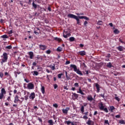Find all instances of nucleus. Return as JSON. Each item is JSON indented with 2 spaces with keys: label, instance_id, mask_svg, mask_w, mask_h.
<instances>
[{
  "label": "nucleus",
  "instance_id": "f8f14e48",
  "mask_svg": "<svg viewBox=\"0 0 125 125\" xmlns=\"http://www.w3.org/2000/svg\"><path fill=\"white\" fill-rule=\"evenodd\" d=\"M28 55L29 56V58L30 59H34V53L33 52H32V51L29 52L28 53Z\"/></svg>",
  "mask_w": 125,
  "mask_h": 125
},
{
  "label": "nucleus",
  "instance_id": "473e14b6",
  "mask_svg": "<svg viewBox=\"0 0 125 125\" xmlns=\"http://www.w3.org/2000/svg\"><path fill=\"white\" fill-rule=\"evenodd\" d=\"M102 24H103V22L101 21H99L97 22L98 25H102Z\"/></svg>",
  "mask_w": 125,
  "mask_h": 125
},
{
  "label": "nucleus",
  "instance_id": "c9c22d12",
  "mask_svg": "<svg viewBox=\"0 0 125 125\" xmlns=\"http://www.w3.org/2000/svg\"><path fill=\"white\" fill-rule=\"evenodd\" d=\"M70 42H74L75 41V38L71 37L69 38Z\"/></svg>",
  "mask_w": 125,
  "mask_h": 125
},
{
  "label": "nucleus",
  "instance_id": "58836bf2",
  "mask_svg": "<svg viewBox=\"0 0 125 125\" xmlns=\"http://www.w3.org/2000/svg\"><path fill=\"white\" fill-rule=\"evenodd\" d=\"M14 65H17V66H19V62H13Z\"/></svg>",
  "mask_w": 125,
  "mask_h": 125
},
{
  "label": "nucleus",
  "instance_id": "6e6d98bb",
  "mask_svg": "<svg viewBox=\"0 0 125 125\" xmlns=\"http://www.w3.org/2000/svg\"><path fill=\"white\" fill-rule=\"evenodd\" d=\"M58 87V86L57 85V84H55L54 85V89H56Z\"/></svg>",
  "mask_w": 125,
  "mask_h": 125
},
{
  "label": "nucleus",
  "instance_id": "09e8293b",
  "mask_svg": "<svg viewBox=\"0 0 125 125\" xmlns=\"http://www.w3.org/2000/svg\"><path fill=\"white\" fill-rule=\"evenodd\" d=\"M37 70H38L39 72H41V71L42 70V67H38Z\"/></svg>",
  "mask_w": 125,
  "mask_h": 125
},
{
  "label": "nucleus",
  "instance_id": "f3484780",
  "mask_svg": "<svg viewBox=\"0 0 125 125\" xmlns=\"http://www.w3.org/2000/svg\"><path fill=\"white\" fill-rule=\"evenodd\" d=\"M87 99L88 101H92V100H93V98L92 97V96L90 95L87 96Z\"/></svg>",
  "mask_w": 125,
  "mask_h": 125
},
{
  "label": "nucleus",
  "instance_id": "774afa93",
  "mask_svg": "<svg viewBox=\"0 0 125 125\" xmlns=\"http://www.w3.org/2000/svg\"><path fill=\"white\" fill-rule=\"evenodd\" d=\"M86 24H87V21H85L84 22V26H86Z\"/></svg>",
  "mask_w": 125,
  "mask_h": 125
},
{
  "label": "nucleus",
  "instance_id": "49530a36",
  "mask_svg": "<svg viewBox=\"0 0 125 125\" xmlns=\"http://www.w3.org/2000/svg\"><path fill=\"white\" fill-rule=\"evenodd\" d=\"M53 106L55 108H58V104H53Z\"/></svg>",
  "mask_w": 125,
  "mask_h": 125
},
{
  "label": "nucleus",
  "instance_id": "69168bd1",
  "mask_svg": "<svg viewBox=\"0 0 125 125\" xmlns=\"http://www.w3.org/2000/svg\"><path fill=\"white\" fill-rule=\"evenodd\" d=\"M13 32H12V30H10L9 32H8V34L9 35H11V34H12Z\"/></svg>",
  "mask_w": 125,
  "mask_h": 125
},
{
  "label": "nucleus",
  "instance_id": "4468645a",
  "mask_svg": "<svg viewBox=\"0 0 125 125\" xmlns=\"http://www.w3.org/2000/svg\"><path fill=\"white\" fill-rule=\"evenodd\" d=\"M77 93H80V94H82V95H85V94L83 92V90H82V88L80 87L79 88V91H77Z\"/></svg>",
  "mask_w": 125,
  "mask_h": 125
},
{
  "label": "nucleus",
  "instance_id": "5fc2aeb1",
  "mask_svg": "<svg viewBox=\"0 0 125 125\" xmlns=\"http://www.w3.org/2000/svg\"><path fill=\"white\" fill-rule=\"evenodd\" d=\"M24 82H26V83H30V80L27 79H24Z\"/></svg>",
  "mask_w": 125,
  "mask_h": 125
},
{
  "label": "nucleus",
  "instance_id": "2eb2a0df",
  "mask_svg": "<svg viewBox=\"0 0 125 125\" xmlns=\"http://www.w3.org/2000/svg\"><path fill=\"white\" fill-rule=\"evenodd\" d=\"M46 46L44 45H40V48L42 50H45L46 49Z\"/></svg>",
  "mask_w": 125,
  "mask_h": 125
},
{
  "label": "nucleus",
  "instance_id": "412c9836",
  "mask_svg": "<svg viewBox=\"0 0 125 125\" xmlns=\"http://www.w3.org/2000/svg\"><path fill=\"white\" fill-rule=\"evenodd\" d=\"M87 125H94V123L93 122L91 121V120H88V122H87Z\"/></svg>",
  "mask_w": 125,
  "mask_h": 125
},
{
  "label": "nucleus",
  "instance_id": "79ce46f5",
  "mask_svg": "<svg viewBox=\"0 0 125 125\" xmlns=\"http://www.w3.org/2000/svg\"><path fill=\"white\" fill-rule=\"evenodd\" d=\"M3 96H4V95L3 94L0 93V99H2L3 98Z\"/></svg>",
  "mask_w": 125,
  "mask_h": 125
},
{
  "label": "nucleus",
  "instance_id": "2f4dec72",
  "mask_svg": "<svg viewBox=\"0 0 125 125\" xmlns=\"http://www.w3.org/2000/svg\"><path fill=\"white\" fill-rule=\"evenodd\" d=\"M1 39H8V36L6 35H4L1 36Z\"/></svg>",
  "mask_w": 125,
  "mask_h": 125
},
{
  "label": "nucleus",
  "instance_id": "1a4fd4ad",
  "mask_svg": "<svg viewBox=\"0 0 125 125\" xmlns=\"http://www.w3.org/2000/svg\"><path fill=\"white\" fill-rule=\"evenodd\" d=\"M69 110H70V107H66L65 109H62V111L63 114L67 115Z\"/></svg>",
  "mask_w": 125,
  "mask_h": 125
},
{
  "label": "nucleus",
  "instance_id": "f704fd0d",
  "mask_svg": "<svg viewBox=\"0 0 125 125\" xmlns=\"http://www.w3.org/2000/svg\"><path fill=\"white\" fill-rule=\"evenodd\" d=\"M62 76H63V73H60L58 75V78L59 79H61Z\"/></svg>",
  "mask_w": 125,
  "mask_h": 125
},
{
  "label": "nucleus",
  "instance_id": "6ab92c4d",
  "mask_svg": "<svg viewBox=\"0 0 125 125\" xmlns=\"http://www.w3.org/2000/svg\"><path fill=\"white\" fill-rule=\"evenodd\" d=\"M115 110V107L114 106H111L109 107V111H110L111 113L114 112L113 110Z\"/></svg>",
  "mask_w": 125,
  "mask_h": 125
},
{
  "label": "nucleus",
  "instance_id": "9b49d317",
  "mask_svg": "<svg viewBox=\"0 0 125 125\" xmlns=\"http://www.w3.org/2000/svg\"><path fill=\"white\" fill-rule=\"evenodd\" d=\"M94 84L97 88V93L100 92V85L97 83H95Z\"/></svg>",
  "mask_w": 125,
  "mask_h": 125
},
{
  "label": "nucleus",
  "instance_id": "338daca9",
  "mask_svg": "<svg viewBox=\"0 0 125 125\" xmlns=\"http://www.w3.org/2000/svg\"><path fill=\"white\" fill-rule=\"evenodd\" d=\"M48 10H49V11H51V8H50V6L48 7Z\"/></svg>",
  "mask_w": 125,
  "mask_h": 125
},
{
  "label": "nucleus",
  "instance_id": "ea45409f",
  "mask_svg": "<svg viewBox=\"0 0 125 125\" xmlns=\"http://www.w3.org/2000/svg\"><path fill=\"white\" fill-rule=\"evenodd\" d=\"M65 77L67 81H69V80H71V76L70 75H66Z\"/></svg>",
  "mask_w": 125,
  "mask_h": 125
},
{
  "label": "nucleus",
  "instance_id": "ddd939ff",
  "mask_svg": "<svg viewBox=\"0 0 125 125\" xmlns=\"http://www.w3.org/2000/svg\"><path fill=\"white\" fill-rule=\"evenodd\" d=\"M18 101L20 102V100H19V97L18 95H16L14 100V103H18Z\"/></svg>",
  "mask_w": 125,
  "mask_h": 125
},
{
  "label": "nucleus",
  "instance_id": "bf43d9fd",
  "mask_svg": "<svg viewBox=\"0 0 125 125\" xmlns=\"http://www.w3.org/2000/svg\"><path fill=\"white\" fill-rule=\"evenodd\" d=\"M115 118H117V119H119V118H121V115H117L115 116Z\"/></svg>",
  "mask_w": 125,
  "mask_h": 125
},
{
  "label": "nucleus",
  "instance_id": "dca6fc26",
  "mask_svg": "<svg viewBox=\"0 0 125 125\" xmlns=\"http://www.w3.org/2000/svg\"><path fill=\"white\" fill-rule=\"evenodd\" d=\"M79 53L80 55H81V56H83L86 54V53L84 51H80Z\"/></svg>",
  "mask_w": 125,
  "mask_h": 125
},
{
  "label": "nucleus",
  "instance_id": "aec40b11",
  "mask_svg": "<svg viewBox=\"0 0 125 125\" xmlns=\"http://www.w3.org/2000/svg\"><path fill=\"white\" fill-rule=\"evenodd\" d=\"M1 93L2 94H3L4 95V94H6V91H5V89H4V88H2L1 89Z\"/></svg>",
  "mask_w": 125,
  "mask_h": 125
},
{
  "label": "nucleus",
  "instance_id": "de8ad7c7",
  "mask_svg": "<svg viewBox=\"0 0 125 125\" xmlns=\"http://www.w3.org/2000/svg\"><path fill=\"white\" fill-rule=\"evenodd\" d=\"M78 19H83L84 16H78L77 17Z\"/></svg>",
  "mask_w": 125,
  "mask_h": 125
},
{
  "label": "nucleus",
  "instance_id": "37998d69",
  "mask_svg": "<svg viewBox=\"0 0 125 125\" xmlns=\"http://www.w3.org/2000/svg\"><path fill=\"white\" fill-rule=\"evenodd\" d=\"M103 111H104L105 113H108V109H107L106 107L104 108V109L103 110Z\"/></svg>",
  "mask_w": 125,
  "mask_h": 125
},
{
  "label": "nucleus",
  "instance_id": "f03ea898",
  "mask_svg": "<svg viewBox=\"0 0 125 125\" xmlns=\"http://www.w3.org/2000/svg\"><path fill=\"white\" fill-rule=\"evenodd\" d=\"M67 17L68 18H73V19H75V20H76L77 21V24L80 25V23H81V21H80V19H78V16L72 14H69L67 15Z\"/></svg>",
  "mask_w": 125,
  "mask_h": 125
},
{
  "label": "nucleus",
  "instance_id": "6e6552de",
  "mask_svg": "<svg viewBox=\"0 0 125 125\" xmlns=\"http://www.w3.org/2000/svg\"><path fill=\"white\" fill-rule=\"evenodd\" d=\"M99 107L100 110L103 111V109H104V108L105 107V106L103 104V103L100 102V103H99Z\"/></svg>",
  "mask_w": 125,
  "mask_h": 125
},
{
  "label": "nucleus",
  "instance_id": "a211bd4d",
  "mask_svg": "<svg viewBox=\"0 0 125 125\" xmlns=\"http://www.w3.org/2000/svg\"><path fill=\"white\" fill-rule=\"evenodd\" d=\"M117 49L119 51H124V49H125V48L122 46H119L117 47Z\"/></svg>",
  "mask_w": 125,
  "mask_h": 125
},
{
  "label": "nucleus",
  "instance_id": "4c0bfd02",
  "mask_svg": "<svg viewBox=\"0 0 125 125\" xmlns=\"http://www.w3.org/2000/svg\"><path fill=\"white\" fill-rule=\"evenodd\" d=\"M74 86H75V87H79L80 85H79V83H74Z\"/></svg>",
  "mask_w": 125,
  "mask_h": 125
},
{
  "label": "nucleus",
  "instance_id": "4d7b16f0",
  "mask_svg": "<svg viewBox=\"0 0 125 125\" xmlns=\"http://www.w3.org/2000/svg\"><path fill=\"white\" fill-rule=\"evenodd\" d=\"M104 124H106V125H109V121L108 120H105Z\"/></svg>",
  "mask_w": 125,
  "mask_h": 125
},
{
  "label": "nucleus",
  "instance_id": "c756f323",
  "mask_svg": "<svg viewBox=\"0 0 125 125\" xmlns=\"http://www.w3.org/2000/svg\"><path fill=\"white\" fill-rule=\"evenodd\" d=\"M63 48H62L61 47H58L57 49V51H58L59 52H60L62 51V50Z\"/></svg>",
  "mask_w": 125,
  "mask_h": 125
},
{
  "label": "nucleus",
  "instance_id": "13d9d810",
  "mask_svg": "<svg viewBox=\"0 0 125 125\" xmlns=\"http://www.w3.org/2000/svg\"><path fill=\"white\" fill-rule=\"evenodd\" d=\"M105 57H106L107 58H110V57H111V54H107V55Z\"/></svg>",
  "mask_w": 125,
  "mask_h": 125
},
{
  "label": "nucleus",
  "instance_id": "72a5a7b5",
  "mask_svg": "<svg viewBox=\"0 0 125 125\" xmlns=\"http://www.w3.org/2000/svg\"><path fill=\"white\" fill-rule=\"evenodd\" d=\"M54 40H55V41H57L58 42H61V41H62L61 39L58 38H57V37H55V38H54Z\"/></svg>",
  "mask_w": 125,
  "mask_h": 125
},
{
  "label": "nucleus",
  "instance_id": "393cba45",
  "mask_svg": "<svg viewBox=\"0 0 125 125\" xmlns=\"http://www.w3.org/2000/svg\"><path fill=\"white\" fill-rule=\"evenodd\" d=\"M48 123L49 124V125H53V121L52 120H49Z\"/></svg>",
  "mask_w": 125,
  "mask_h": 125
},
{
  "label": "nucleus",
  "instance_id": "7c9ffc66",
  "mask_svg": "<svg viewBox=\"0 0 125 125\" xmlns=\"http://www.w3.org/2000/svg\"><path fill=\"white\" fill-rule=\"evenodd\" d=\"M33 75V76H38L39 75V73L37 71H34Z\"/></svg>",
  "mask_w": 125,
  "mask_h": 125
},
{
  "label": "nucleus",
  "instance_id": "680f3d73",
  "mask_svg": "<svg viewBox=\"0 0 125 125\" xmlns=\"http://www.w3.org/2000/svg\"><path fill=\"white\" fill-rule=\"evenodd\" d=\"M70 63H71V62L69 61H67L65 62V64L68 65V64H70Z\"/></svg>",
  "mask_w": 125,
  "mask_h": 125
},
{
  "label": "nucleus",
  "instance_id": "4be33fe9",
  "mask_svg": "<svg viewBox=\"0 0 125 125\" xmlns=\"http://www.w3.org/2000/svg\"><path fill=\"white\" fill-rule=\"evenodd\" d=\"M41 91H42V94H44V92H45V89H44V86H42Z\"/></svg>",
  "mask_w": 125,
  "mask_h": 125
},
{
  "label": "nucleus",
  "instance_id": "f257e3e1",
  "mask_svg": "<svg viewBox=\"0 0 125 125\" xmlns=\"http://www.w3.org/2000/svg\"><path fill=\"white\" fill-rule=\"evenodd\" d=\"M70 70L71 71H74L75 72V73H77L78 75H79L80 76H83V73L81 70H80V68H78V67H77V65L75 64H70Z\"/></svg>",
  "mask_w": 125,
  "mask_h": 125
},
{
  "label": "nucleus",
  "instance_id": "0e129e2a",
  "mask_svg": "<svg viewBox=\"0 0 125 125\" xmlns=\"http://www.w3.org/2000/svg\"><path fill=\"white\" fill-rule=\"evenodd\" d=\"M7 100L8 101H10V100H11V97H10V96H9V97L7 98Z\"/></svg>",
  "mask_w": 125,
  "mask_h": 125
},
{
  "label": "nucleus",
  "instance_id": "052dcab7",
  "mask_svg": "<svg viewBox=\"0 0 125 125\" xmlns=\"http://www.w3.org/2000/svg\"><path fill=\"white\" fill-rule=\"evenodd\" d=\"M21 99L22 101H20L21 103H22L23 101H24V97H21Z\"/></svg>",
  "mask_w": 125,
  "mask_h": 125
},
{
  "label": "nucleus",
  "instance_id": "3c124183",
  "mask_svg": "<svg viewBox=\"0 0 125 125\" xmlns=\"http://www.w3.org/2000/svg\"><path fill=\"white\" fill-rule=\"evenodd\" d=\"M115 99L118 101V102L121 100V99H120L118 97H115Z\"/></svg>",
  "mask_w": 125,
  "mask_h": 125
},
{
  "label": "nucleus",
  "instance_id": "9d476101",
  "mask_svg": "<svg viewBox=\"0 0 125 125\" xmlns=\"http://www.w3.org/2000/svg\"><path fill=\"white\" fill-rule=\"evenodd\" d=\"M72 99L73 100H76V99H78L79 97V95L76 93H72Z\"/></svg>",
  "mask_w": 125,
  "mask_h": 125
},
{
  "label": "nucleus",
  "instance_id": "7ed1b4c3",
  "mask_svg": "<svg viewBox=\"0 0 125 125\" xmlns=\"http://www.w3.org/2000/svg\"><path fill=\"white\" fill-rule=\"evenodd\" d=\"M1 57H2L0 62L1 64H3V63H5V62H7V59H8V56H7V53H3V56H2Z\"/></svg>",
  "mask_w": 125,
  "mask_h": 125
},
{
  "label": "nucleus",
  "instance_id": "a19ab883",
  "mask_svg": "<svg viewBox=\"0 0 125 125\" xmlns=\"http://www.w3.org/2000/svg\"><path fill=\"white\" fill-rule=\"evenodd\" d=\"M50 68L53 71H54L55 70V64H54L52 66H50Z\"/></svg>",
  "mask_w": 125,
  "mask_h": 125
},
{
  "label": "nucleus",
  "instance_id": "603ef678",
  "mask_svg": "<svg viewBox=\"0 0 125 125\" xmlns=\"http://www.w3.org/2000/svg\"><path fill=\"white\" fill-rule=\"evenodd\" d=\"M37 58L38 60H40V59H41V60H42V57L39 55L37 56Z\"/></svg>",
  "mask_w": 125,
  "mask_h": 125
},
{
  "label": "nucleus",
  "instance_id": "a18cd8bd",
  "mask_svg": "<svg viewBox=\"0 0 125 125\" xmlns=\"http://www.w3.org/2000/svg\"><path fill=\"white\" fill-rule=\"evenodd\" d=\"M0 78L2 79L3 78V73L2 72H0Z\"/></svg>",
  "mask_w": 125,
  "mask_h": 125
},
{
  "label": "nucleus",
  "instance_id": "cd10ccee",
  "mask_svg": "<svg viewBox=\"0 0 125 125\" xmlns=\"http://www.w3.org/2000/svg\"><path fill=\"white\" fill-rule=\"evenodd\" d=\"M113 32L114 33V34H115L116 35H118V34H119V33H120V31H119V30L115 29Z\"/></svg>",
  "mask_w": 125,
  "mask_h": 125
},
{
  "label": "nucleus",
  "instance_id": "8fccbe9b",
  "mask_svg": "<svg viewBox=\"0 0 125 125\" xmlns=\"http://www.w3.org/2000/svg\"><path fill=\"white\" fill-rule=\"evenodd\" d=\"M83 118L84 119V120H87V119H88V118H87V116L86 115H84Z\"/></svg>",
  "mask_w": 125,
  "mask_h": 125
},
{
  "label": "nucleus",
  "instance_id": "b1692460",
  "mask_svg": "<svg viewBox=\"0 0 125 125\" xmlns=\"http://www.w3.org/2000/svg\"><path fill=\"white\" fill-rule=\"evenodd\" d=\"M32 6H33V7L35 8V9H37V8L38 7V5L35 4L34 1H33L32 3Z\"/></svg>",
  "mask_w": 125,
  "mask_h": 125
},
{
  "label": "nucleus",
  "instance_id": "e433bc0d",
  "mask_svg": "<svg viewBox=\"0 0 125 125\" xmlns=\"http://www.w3.org/2000/svg\"><path fill=\"white\" fill-rule=\"evenodd\" d=\"M5 48L7 49H11L12 48V46H11V45L7 46L5 47Z\"/></svg>",
  "mask_w": 125,
  "mask_h": 125
},
{
  "label": "nucleus",
  "instance_id": "bb28decb",
  "mask_svg": "<svg viewBox=\"0 0 125 125\" xmlns=\"http://www.w3.org/2000/svg\"><path fill=\"white\" fill-rule=\"evenodd\" d=\"M64 124L67 125H69L71 124H72V122H71V121H64Z\"/></svg>",
  "mask_w": 125,
  "mask_h": 125
},
{
  "label": "nucleus",
  "instance_id": "20e7f679",
  "mask_svg": "<svg viewBox=\"0 0 125 125\" xmlns=\"http://www.w3.org/2000/svg\"><path fill=\"white\" fill-rule=\"evenodd\" d=\"M22 92H23V95H25L24 96L25 100V101H27V100L29 99L28 95L29 94H30V92H27L26 91H25V90L23 91Z\"/></svg>",
  "mask_w": 125,
  "mask_h": 125
},
{
  "label": "nucleus",
  "instance_id": "a878e982",
  "mask_svg": "<svg viewBox=\"0 0 125 125\" xmlns=\"http://www.w3.org/2000/svg\"><path fill=\"white\" fill-rule=\"evenodd\" d=\"M119 124H121V125H125V120H119Z\"/></svg>",
  "mask_w": 125,
  "mask_h": 125
},
{
  "label": "nucleus",
  "instance_id": "c85d7f7f",
  "mask_svg": "<svg viewBox=\"0 0 125 125\" xmlns=\"http://www.w3.org/2000/svg\"><path fill=\"white\" fill-rule=\"evenodd\" d=\"M81 111L82 114H83V112H84V106H83V105H82L81 106Z\"/></svg>",
  "mask_w": 125,
  "mask_h": 125
},
{
  "label": "nucleus",
  "instance_id": "39448f33",
  "mask_svg": "<svg viewBox=\"0 0 125 125\" xmlns=\"http://www.w3.org/2000/svg\"><path fill=\"white\" fill-rule=\"evenodd\" d=\"M63 36L65 39H67V38H68V37L71 36V34L70 33L69 31H64Z\"/></svg>",
  "mask_w": 125,
  "mask_h": 125
},
{
  "label": "nucleus",
  "instance_id": "e2e57ef3",
  "mask_svg": "<svg viewBox=\"0 0 125 125\" xmlns=\"http://www.w3.org/2000/svg\"><path fill=\"white\" fill-rule=\"evenodd\" d=\"M38 120L39 121V122H40V123H42V119L40 117L38 118Z\"/></svg>",
  "mask_w": 125,
  "mask_h": 125
},
{
  "label": "nucleus",
  "instance_id": "864d4df0",
  "mask_svg": "<svg viewBox=\"0 0 125 125\" xmlns=\"http://www.w3.org/2000/svg\"><path fill=\"white\" fill-rule=\"evenodd\" d=\"M83 19H85V20H89V18H88L87 17L84 16Z\"/></svg>",
  "mask_w": 125,
  "mask_h": 125
},
{
  "label": "nucleus",
  "instance_id": "5701e85b",
  "mask_svg": "<svg viewBox=\"0 0 125 125\" xmlns=\"http://www.w3.org/2000/svg\"><path fill=\"white\" fill-rule=\"evenodd\" d=\"M106 67H107V68H112V63H111V62H109L107 63Z\"/></svg>",
  "mask_w": 125,
  "mask_h": 125
},
{
  "label": "nucleus",
  "instance_id": "0eeeda50",
  "mask_svg": "<svg viewBox=\"0 0 125 125\" xmlns=\"http://www.w3.org/2000/svg\"><path fill=\"white\" fill-rule=\"evenodd\" d=\"M29 99H31V100H34V98H36V94L35 92H32L29 97Z\"/></svg>",
  "mask_w": 125,
  "mask_h": 125
},
{
  "label": "nucleus",
  "instance_id": "423d86ee",
  "mask_svg": "<svg viewBox=\"0 0 125 125\" xmlns=\"http://www.w3.org/2000/svg\"><path fill=\"white\" fill-rule=\"evenodd\" d=\"M28 89H34L35 88V85L32 83H29L27 84Z\"/></svg>",
  "mask_w": 125,
  "mask_h": 125
},
{
  "label": "nucleus",
  "instance_id": "c03bdc74",
  "mask_svg": "<svg viewBox=\"0 0 125 125\" xmlns=\"http://www.w3.org/2000/svg\"><path fill=\"white\" fill-rule=\"evenodd\" d=\"M46 53H47V54H50V53H51V51L50 50H47L46 51Z\"/></svg>",
  "mask_w": 125,
  "mask_h": 125
}]
</instances>
